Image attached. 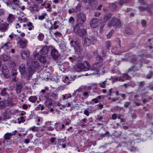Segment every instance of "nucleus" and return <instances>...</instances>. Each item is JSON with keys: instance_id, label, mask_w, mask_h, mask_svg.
<instances>
[{"instance_id": "48", "label": "nucleus", "mask_w": 153, "mask_h": 153, "mask_svg": "<svg viewBox=\"0 0 153 153\" xmlns=\"http://www.w3.org/2000/svg\"><path fill=\"white\" fill-rule=\"evenodd\" d=\"M47 6H45V7L46 8H49V9L48 10V11H50L51 10V5L50 4L48 3L47 4Z\"/></svg>"}, {"instance_id": "20", "label": "nucleus", "mask_w": 153, "mask_h": 153, "mask_svg": "<svg viewBox=\"0 0 153 153\" xmlns=\"http://www.w3.org/2000/svg\"><path fill=\"white\" fill-rule=\"evenodd\" d=\"M0 57L4 61H8L10 60V56L5 54L1 55Z\"/></svg>"}, {"instance_id": "43", "label": "nucleus", "mask_w": 153, "mask_h": 153, "mask_svg": "<svg viewBox=\"0 0 153 153\" xmlns=\"http://www.w3.org/2000/svg\"><path fill=\"white\" fill-rule=\"evenodd\" d=\"M74 21V19L72 17H71L69 19V22L70 23H73Z\"/></svg>"}, {"instance_id": "31", "label": "nucleus", "mask_w": 153, "mask_h": 153, "mask_svg": "<svg viewBox=\"0 0 153 153\" xmlns=\"http://www.w3.org/2000/svg\"><path fill=\"white\" fill-rule=\"evenodd\" d=\"M122 77L124 79L126 80L129 79L130 78V77L127 74H124L122 75Z\"/></svg>"}, {"instance_id": "3", "label": "nucleus", "mask_w": 153, "mask_h": 153, "mask_svg": "<svg viewBox=\"0 0 153 153\" xmlns=\"http://www.w3.org/2000/svg\"><path fill=\"white\" fill-rule=\"evenodd\" d=\"M19 70L22 77L27 79L29 78L32 76H30V73L26 71L25 66V64H21L19 68Z\"/></svg>"}, {"instance_id": "41", "label": "nucleus", "mask_w": 153, "mask_h": 153, "mask_svg": "<svg viewBox=\"0 0 153 153\" xmlns=\"http://www.w3.org/2000/svg\"><path fill=\"white\" fill-rule=\"evenodd\" d=\"M44 37V35L43 34H40L38 36V39L39 40L42 41Z\"/></svg>"}, {"instance_id": "9", "label": "nucleus", "mask_w": 153, "mask_h": 153, "mask_svg": "<svg viewBox=\"0 0 153 153\" xmlns=\"http://www.w3.org/2000/svg\"><path fill=\"white\" fill-rule=\"evenodd\" d=\"M99 24V21L97 19H94L91 20L90 23L91 27L94 28H96Z\"/></svg>"}, {"instance_id": "19", "label": "nucleus", "mask_w": 153, "mask_h": 153, "mask_svg": "<svg viewBox=\"0 0 153 153\" xmlns=\"http://www.w3.org/2000/svg\"><path fill=\"white\" fill-rule=\"evenodd\" d=\"M39 10V8L38 7V5L36 4H34L33 6L30 8L31 12L33 13L38 11Z\"/></svg>"}, {"instance_id": "22", "label": "nucleus", "mask_w": 153, "mask_h": 153, "mask_svg": "<svg viewBox=\"0 0 153 153\" xmlns=\"http://www.w3.org/2000/svg\"><path fill=\"white\" fill-rule=\"evenodd\" d=\"M7 25L4 24H1L0 25V30L4 32L7 29Z\"/></svg>"}, {"instance_id": "17", "label": "nucleus", "mask_w": 153, "mask_h": 153, "mask_svg": "<svg viewBox=\"0 0 153 153\" xmlns=\"http://www.w3.org/2000/svg\"><path fill=\"white\" fill-rule=\"evenodd\" d=\"M15 16L11 13H10L7 18V21L9 23H11L15 20Z\"/></svg>"}, {"instance_id": "13", "label": "nucleus", "mask_w": 153, "mask_h": 153, "mask_svg": "<svg viewBox=\"0 0 153 153\" xmlns=\"http://www.w3.org/2000/svg\"><path fill=\"white\" fill-rule=\"evenodd\" d=\"M83 44L84 46L86 47L90 45L91 43V41L90 38H89L88 37H85L83 38Z\"/></svg>"}, {"instance_id": "49", "label": "nucleus", "mask_w": 153, "mask_h": 153, "mask_svg": "<svg viewBox=\"0 0 153 153\" xmlns=\"http://www.w3.org/2000/svg\"><path fill=\"white\" fill-rule=\"evenodd\" d=\"M113 31L111 30V31L110 32H109L108 34L107 35V36L108 38H110L112 34L113 33Z\"/></svg>"}, {"instance_id": "62", "label": "nucleus", "mask_w": 153, "mask_h": 153, "mask_svg": "<svg viewBox=\"0 0 153 153\" xmlns=\"http://www.w3.org/2000/svg\"><path fill=\"white\" fill-rule=\"evenodd\" d=\"M92 101L94 102L95 103H97L98 102V100H97V98H95L93 99Z\"/></svg>"}, {"instance_id": "38", "label": "nucleus", "mask_w": 153, "mask_h": 153, "mask_svg": "<svg viewBox=\"0 0 153 153\" xmlns=\"http://www.w3.org/2000/svg\"><path fill=\"white\" fill-rule=\"evenodd\" d=\"M69 80V79L68 77V76H66L65 79L63 80V82L65 83H67V84H68L70 83V82L68 81Z\"/></svg>"}, {"instance_id": "8", "label": "nucleus", "mask_w": 153, "mask_h": 153, "mask_svg": "<svg viewBox=\"0 0 153 153\" xmlns=\"http://www.w3.org/2000/svg\"><path fill=\"white\" fill-rule=\"evenodd\" d=\"M51 53L52 57L55 60L57 59L59 56L58 51L55 48L51 49Z\"/></svg>"}, {"instance_id": "57", "label": "nucleus", "mask_w": 153, "mask_h": 153, "mask_svg": "<svg viewBox=\"0 0 153 153\" xmlns=\"http://www.w3.org/2000/svg\"><path fill=\"white\" fill-rule=\"evenodd\" d=\"M101 15V13L100 12H95V13L94 16L95 17H99V16Z\"/></svg>"}, {"instance_id": "18", "label": "nucleus", "mask_w": 153, "mask_h": 153, "mask_svg": "<svg viewBox=\"0 0 153 153\" xmlns=\"http://www.w3.org/2000/svg\"><path fill=\"white\" fill-rule=\"evenodd\" d=\"M139 8L141 11H144L146 10L150 15L151 16L152 15V11L149 7L146 8L145 7L140 6L139 7Z\"/></svg>"}, {"instance_id": "52", "label": "nucleus", "mask_w": 153, "mask_h": 153, "mask_svg": "<svg viewBox=\"0 0 153 153\" xmlns=\"http://www.w3.org/2000/svg\"><path fill=\"white\" fill-rule=\"evenodd\" d=\"M125 80L122 77V76H120V77L118 79V80L120 82H123Z\"/></svg>"}, {"instance_id": "5", "label": "nucleus", "mask_w": 153, "mask_h": 153, "mask_svg": "<svg viewBox=\"0 0 153 153\" xmlns=\"http://www.w3.org/2000/svg\"><path fill=\"white\" fill-rule=\"evenodd\" d=\"M85 20L86 17L84 14L81 13L78 15L77 22L78 25L82 24Z\"/></svg>"}, {"instance_id": "6", "label": "nucleus", "mask_w": 153, "mask_h": 153, "mask_svg": "<svg viewBox=\"0 0 153 153\" xmlns=\"http://www.w3.org/2000/svg\"><path fill=\"white\" fill-rule=\"evenodd\" d=\"M49 51V49L48 46H44L40 51L39 53L40 54L45 55L47 54ZM39 55V52H35L33 54V57L36 58L37 56Z\"/></svg>"}, {"instance_id": "4", "label": "nucleus", "mask_w": 153, "mask_h": 153, "mask_svg": "<svg viewBox=\"0 0 153 153\" xmlns=\"http://www.w3.org/2000/svg\"><path fill=\"white\" fill-rule=\"evenodd\" d=\"M74 32L79 36L85 35L86 34V30L85 29H80L78 25H76L74 28Z\"/></svg>"}, {"instance_id": "61", "label": "nucleus", "mask_w": 153, "mask_h": 153, "mask_svg": "<svg viewBox=\"0 0 153 153\" xmlns=\"http://www.w3.org/2000/svg\"><path fill=\"white\" fill-rule=\"evenodd\" d=\"M51 96L53 97H54L55 98H56L57 97V95L54 93H52L51 94Z\"/></svg>"}, {"instance_id": "10", "label": "nucleus", "mask_w": 153, "mask_h": 153, "mask_svg": "<svg viewBox=\"0 0 153 153\" xmlns=\"http://www.w3.org/2000/svg\"><path fill=\"white\" fill-rule=\"evenodd\" d=\"M75 46H74V49L77 53H81L82 52V49L79 44L76 41L74 42Z\"/></svg>"}, {"instance_id": "25", "label": "nucleus", "mask_w": 153, "mask_h": 153, "mask_svg": "<svg viewBox=\"0 0 153 153\" xmlns=\"http://www.w3.org/2000/svg\"><path fill=\"white\" fill-rule=\"evenodd\" d=\"M37 98L35 96H32L29 98L28 100L30 102L34 103L37 100Z\"/></svg>"}, {"instance_id": "45", "label": "nucleus", "mask_w": 153, "mask_h": 153, "mask_svg": "<svg viewBox=\"0 0 153 153\" xmlns=\"http://www.w3.org/2000/svg\"><path fill=\"white\" fill-rule=\"evenodd\" d=\"M117 117V115L116 114H113L111 117V118L113 120H116Z\"/></svg>"}, {"instance_id": "51", "label": "nucleus", "mask_w": 153, "mask_h": 153, "mask_svg": "<svg viewBox=\"0 0 153 153\" xmlns=\"http://www.w3.org/2000/svg\"><path fill=\"white\" fill-rule=\"evenodd\" d=\"M83 96L85 97H85V98H86L89 96L88 93L87 92H84L83 94Z\"/></svg>"}, {"instance_id": "60", "label": "nucleus", "mask_w": 153, "mask_h": 153, "mask_svg": "<svg viewBox=\"0 0 153 153\" xmlns=\"http://www.w3.org/2000/svg\"><path fill=\"white\" fill-rule=\"evenodd\" d=\"M22 108L24 109H27L28 108V106L26 104H24L22 105Z\"/></svg>"}, {"instance_id": "40", "label": "nucleus", "mask_w": 153, "mask_h": 153, "mask_svg": "<svg viewBox=\"0 0 153 153\" xmlns=\"http://www.w3.org/2000/svg\"><path fill=\"white\" fill-rule=\"evenodd\" d=\"M77 10H76L74 8H72L71 9H69L68 10V12L69 13L71 14L73 12H76Z\"/></svg>"}, {"instance_id": "63", "label": "nucleus", "mask_w": 153, "mask_h": 153, "mask_svg": "<svg viewBox=\"0 0 153 153\" xmlns=\"http://www.w3.org/2000/svg\"><path fill=\"white\" fill-rule=\"evenodd\" d=\"M76 10H77V11H79L80 10V7L79 5H77L76 7L75 8V9Z\"/></svg>"}, {"instance_id": "24", "label": "nucleus", "mask_w": 153, "mask_h": 153, "mask_svg": "<svg viewBox=\"0 0 153 153\" xmlns=\"http://www.w3.org/2000/svg\"><path fill=\"white\" fill-rule=\"evenodd\" d=\"M117 6L114 3H111L109 5V9L111 11L115 10Z\"/></svg>"}, {"instance_id": "56", "label": "nucleus", "mask_w": 153, "mask_h": 153, "mask_svg": "<svg viewBox=\"0 0 153 153\" xmlns=\"http://www.w3.org/2000/svg\"><path fill=\"white\" fill-rule=\"evenodd\" d=\"M84 113L87 116H88L89 115V112L87 110H85L84 111Z\"/></svg>"}, {"instance_id": "54", "label": "nucleus", "mask_w": 153, "mask_h": 153, "mask_svg": "<svg viewBox=\"0 0 153 153\" xmlns=\"http://www.w3.org/2000/svg\"><path fill=\"white\" fill-rule=\"evenodd\" d=\"M141 24L143 26H145L146 24V22L144 20H143L141 21Z\"/></svg>"}, {"instance_id": "21", "label": "nucleus", "mask_w": 153, "mask_h": 153, "mask_svg": "<svg viewBox=\"0 0 153 153\" xmlns=\"http://www.w3.org/2000/svg\"><path fill=\"white\" fill-rule=\"evenodd\" d=\"M13 135L12 133H6L4 136V138L5 140H10Z\"/></svg>"}, {"instance_id": "64", "label": "nucleus", "mask_w": 153, "mask_h": 153, "mask_svg": "<svg viewBox=\"0 0 153 153\" xmlns=\"http://www.w3.org/2000/svg\"><path fill=\"white\" fill-rule=\"evenodd\" d=\"M54 34L57 36H60L61 35V33L59 32H57L55 33Z\"/></svg>"}, {"instance_id": "30", "label": "nucleus", "mask_w": 153, "mask_h": 153, "mask_svg": "<svg viewBox=\"0 0 153 153\" xmlns=\"http://www.w3.org/2000/svg\"><path fill=\"white\" fill-rule=\"evenodd\" d=\"M6 89L4 88L3 90L1 91V93H0V94L2 96L6 97L7 95V94L6 92Z\"/></svg>"}, {"instance_id": "12", "label": "nucleus", "mask_w": 153, "mask_h": 153, "mask_svg": "<svg viewBox=\"0 0 153 153\" xmlns=\"http://www.w3.org/2000/svg\"><path fill=\"white\" fill-rule=\"evenodd\" d=\"M21 55L23 59H26L29 56L30 52L28 51L23 50L21 51Z\"/></svg>"}, {"instance_id": "32", "label": "nucleus", "mask_w": 153, "mask_h": 153, "mask_svg": "<svg viewBox=\"0 0 153 153\" xmlns=\"http://www.w3.org/2000/svg\"><path fill=\"white\" fill-rule=\"evenodd\" d=\"M18 19L21 22H26L27 21V19L26 18H22L21 17H19L18 18Z\"/></svg>"}, {"instance_id": "53", "label": "nucleus", "mask_w": 153, "mask_h": 153, "mask_svg": "<svg viewBox=\"0 0 153 153\" xmlns=\"http://www.w3.org/2000/svg\"><path fill=\"white\" fill-rule=\"evenodd\" d=\"M152 74H153V73H152V72H151L150 73L149 75H147L146 76L147 78V79H150L151 77L152 76Z\"/></svg>"}, {"instance_id": "55", "label": "nucleus", "mask_w": 153, "mask_h": 153, "mask_svg": "<svg viewBox=\"0 0 153 153\" xmlns=\"http://www.w3.org/2000/svg\"><path fill=\"white\" fill-rule=\"evenodd\" d=\"M42 118H40V117H38L37 120V121L38 123H37V125H40V123H39V122L40 121H42Z\"/></svg>"}, {"instance_id": "15", "label": "nucleus", "mask_w": 153, "mask_h": 153, "mask_svg": "<svg viewBox=\"0 0 153 153\" xmlns=\"http://www.w3.org/2000/svg\"><path fill=\"white\" fill-rule=\"evenodd\" d=\"M37 59L42 64H45L47 62L46 57L42 55H39L37 56Z\"/></svg>"}, {"instance_id": "28", "label": "nucleus", "mask_w": 153, "mask_h": 153, "mask_svg": "<svg viewBox=\"0 0 153 153\" xmlns=\"http://www.w3.org/2000/svg\"><path fill=\"white\" fill-rule=\"evenodd\" d=\"M111 14H107L105 15L104 18V20L105 22H106L111 17Z\"/></svg>"}, {"instance_id": "42", "label": "nucleus", "mask_w": 153, "mask_h": 153, "mask_svg": "<svg viewBox=\"0 0 153 153\" xmlns=\"http://www.w3.org/2000/svg\"><path fill=\"white\" fill-rule=\"evenodd\" d=\"M13 3L15 4L16 5H18L19 3L18 0H10Z\"/></svg>"}, {"instance_id": "26", "label": "nucleus", "mask_w": 153, "mask_h": 153, "mask_svg": "<svg viewBox=\"0 0 153 153\" xmlns=\"http://www.w3.org/2000/svg\"><path fill=\"white\" fill-rule=\"evenodd\" d=\"M52 104V101L51 100L48 99L45 102V104L48 107H50L51 104Z\"/></svg>"}, {"instance_id": "50", "label": "nucleus", "mask_w": 153, "mask_h": 153, "mask_svg": "<svg viewBox=\"0 0 153 153\" xmlns=\"http://www.w3.org/2000/svg\"><path fill=\"white\" fill-rule=\"evenodd\" d=\"M4 11L2 9H0V16H2L4 15Z\"/></svg>"}, {"instance_id": "11", "label": "nucleus", "mask_w": 153, "mask_h": 153, "mask_svg": "<svg viewBox=\"0 0 153 153\" xmlns=\"http://www.w3.org/2000/svg\"><path fill=\"white\" fill-rule=\"evenodd\" d=\"M27 42V41L26 39H21L18 42L17 44L20 48H25Z\"/></svg>"}, {"instance_id": "29", "label": "nucleus", "mask_w": 153, "mask_h": 153, "mask_svg": "<svg viewBox=\"0 0 153 153\" xmlns=\"http://www.w3.org/2000/svg\"><path fill=\"white\" fill-rule=\"evenodd\" d=\"M136 66H134L131 67L130 68H129L128 70V72L133 71H135L139 70V68H136L135 67Z\"/></svg>"}, {"instance_id": "16", "label": "nucleus", "mask_w": 153, "mask_h": 153, "mask_svg": "<svg viewBox=\"0 0 153 153\" xmlns=\"http://www.w3.org/2000/svg\"><path fill=\"white\" fill-rule=\"evenodd\" d=\"M100 64L97 63L93 64L91 68V69L93 71H97L98 72L100 71Z\"/></svg>"}, {"instance_id": "2", "label": "nucleus", "mask_w": 153, "mask_h": 153, "mask_svg": "<svg viewBox=\"0 0 153 153\" xmlns=\"http://www.w3.org/2000/svg\"><path fill=\"white\" fill-rule=\"evenodd\" d=\"M121 22L118 18L113 17L110 20L107 24L108 27L114 26L116 28H119L121 26Z\"/></svg>"}, {"instance_id": "34", "label": "nucleus", "mask_w": 153, "mask_h": 153, "mask_svg": "<svg viewBox=\"0 0 153 153\" xmlns=\"http://www.w3.org/2000/svg\"><path fill=\"white\" fill-rule=\"evenodd\" d=\"M5 103L3 101H0V108L3 109L5 108Z\"/></svg>"}, {"instance_id": "33", "label": "nucleus", "mask_w": 153, "mask_h": 153, "mask_svg": "<svg viewBox=\"0 0 153 153\" xmlns=\"http://www.w3.org/2000/svg\"><path fill=\"white\" fill-rule=\"evenodd\" d=\"M125 32L126 33L129 35L131 34L132 33L130 29L128 27L126 28Z\"/></svg>"}, {"instance_id": "44", "label": "nucleus", "mask_w": 153, "mask_h": 153, "mask_svg": "<svg viewBox=\"0 0 153 153\" xmlns=\"http://www.w3.org/2000/svg\"><path fill=\"white\" fill-rule=\"evenodd\" d=\"M10 65L12 67H14L16 66L15 62L12 61H10Z\"/></svg>"}, {"instance_id": "37", "label": "nucleus", "mask_w": 153, "mask_h": 153, "mask_svg": "<svg viewBox=\"0 0 153 153\" xmlns=\"http://www.w3.org/2000/svg\"><path fill=\"white\" fill-rule=\"evenodd\" d=\"M30 129H31V130L33 131H39L38 128L36 127L35 126H34L33 127L30 128Z\"/></svg>"}, {"instance_id": "14", "label": "nucleus", "mask_w": 153, "mask_h": 153, "mask_svg": "<svg viewBox=\"0 0 153 153\" xmlns=\"http://www.w3.org/2000/svg\"><path fill=\"white\" fill-rule=\"evenodd\" d=\"M23 88L22 83L20 82H18L16 83V92L18 94H19L21 91V89Z\"/></svg>"}, {"instance_id": "27", "label": "nucleus", "mask_w": 153, "mask_h": 153, "mask_svg": "<svg viewBox=\"0 0 153 153\" xmlns=\"http://www.w3.org/2000/svg\"><path fill=\"white\" fill-rule=\"evenodd\" d=\"M2 72L4 76L6 78L9 76V71L8 69H6L5 70H3Z\"/></svg>"}, {"instance_id": "39", "label": "nucleus", "mask_w": 153, "mask_h": 153, "mask_svg": "<svg viewBox=\"0 0 153 153\" xmlns=\"http://www.w3.org/2000/svg\"><path fill=\"white\" fill-rule=\"evenodd\" d=\"M105 45L108 50H109V48L111 47V43L109 41H107L106 42Z\"/></svg>"}, {"instance_id": "35", "label": "nucleus", "mask_w": 153, "mask_h": 153, "mask_svg": "<svg viewBox=\"0 0 153 153\" xmlns=\"http://www.w3.org/2000/svg\"><path fill=\"white\" fill-rule=\"evenodd\" d=\"M106 82V81L105 80L104 82H103L102 83H100L99 85H100V86L102 88H105L106 86V83L105 82Z\"/></svg>"}, {"instance_id": "47", "label": "nucleus", "mask_w": 153, "mask_h": 153, "mask_svg": "<svg viewBox=\"0 0 153 153\" xmlns=\"http://www.w3.org/2000/svg\"><path fill=\"white\" fill-rule=\"evenodd\" d=\"M7 67L4 65H2L1 71H3V70H5L6 69H7Z\"/></svg>"}, {"instance_id": "46", "label": "nucleus", "mask_w": 153, "mask_h": 153, "mask_svg": "<svg viewBox=\"0 0 153 153\" xmlns=\"http://www.w3.org/2000/svg\"><path fill=\"white\" fill-rule=\"evenodd\" d=\"M130 102H125V103H124V106L125 107H127L130 105Z\"/></svg>"}, {"instance_id": "58", "label": "nucleus", "mask_w": 153, "mask_h": 153, "mask_svg": "<svg viewBox=\"0 0 153 153\" xmlns=\"http://www.w3.org/2000/svg\"><path fill=\"white\" fill-rule=\"evenodd\" d=\"M39 19L40 20H43L45 18V16L44 15L40 16L39 17Z\"/></svg>"}, {"instance_id": "36", "label": "nucleus", "mask_w": 153, "mask_h": 153, "mask_svg": "<svg viewBox=\"0 0 153 153\" xmlns=\"http://www.w3.org/2000/svg\"><path fill=\"white\" fill-rule=\"evenodd\" d=\"M128 1V0H120L119 1V4L121 5H122L124 3L127 2Z\"/></svg>"}, {"instance_id": "23", "label": "nucleus", "mask_w": 153, "mask_h": 153, "mask_svg": "<svg viewBox=\"0 0 153 153\" xmlns=\"http://www.w3.org/2000/svg\"><path fill=\"white\" fill-rule=\"evenodd\" d=\"M12 99L11 98H8L6 101V104L8 106H11L13 104L12 102Z\"/></svg>"}, {"instance_id": "59", "label": "nucleus", "mask_w": 153, "mask_h": 153, "mask_svg": "<svg viewBox=\"0 0 153 153\" xmlns=\"http://www.w3.org/2000/svg\"><path fill=\"white\" fill-rule=\"evenodd\" d=\"M106 51V50L104 48L102 49V53L104 56L105 55Z\"/></svg>"}, {"instance_id": "1", "label": "nucleus", "mask_w": 153, "mask_h": 153, "mask_svg": "<svg viewBox=\"0 0 153 153\" xmlns=\"http://www.w3.org/2000/svg\"><path fill=\"white\" fill-rule=\"evenodd\" d=\"M40 68V65L36 59H33L31 62V65L28 68V71L30 73V76H32L34 73Z\"/></svg>"}, {"instance_id": "7", "label": "nucleus", "mask_w": 153, "mask_h": 153, "mask_svg": "<svg viewBox=\"0 0 153 153\" xmlns=\"http://www.w3.org/2000/svg\"><path fill=\"white\" fill-rule=\"evenodd\" d=\"M78 68L83 71H86L87 70L91 69L89 63L87 61H85L83 64H80L79 66L78 67Z\"/></svg>"}]
</instances>
